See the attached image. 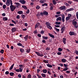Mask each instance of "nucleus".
I'll return each mask as SVG.
<instances>
[{"label": "nucleus", "instance_id": "f257e3e1", "mask_svg": "<svg viewBox=\"0 0 78 78\" xmlns=\"http://www.w3.org/2000/svg\"><path fill=\"white\" fill-rule=\"evenodd\" d=\"M10 8L12 12H13V11H14V10L16 9V7L14 6V5H10Z\"/></svg>", "mask_w": 78, "mask_h": 78}, {"label": "nucleus", "instance_id": "f03ea898", "mask_svg": "<svg viewBox=\"0 0 78 78\" xmlns=\"http://www.w3.org/2000/svg\"><path fill=\"white\" fill-rule=\"evenodd\" d=\"M58 9H59L60 10H66V6H62L58 8Z\"/></svg>", "mask_w": 78, "mask_h": 78}, {"label": "nucleus", "instance_id": "7ed1b4c3", "mask_svg": "<svg viewBox=\"0 0 78 78\" xmlns=\"http://www.w3.org/2000/svg\"><path fill=\"white\" fill-rule=\"evenodd\" d=\"M36 54L38 56H40V57H42L44 56V55L42 53H40L39 52H35Z\"/></svg>", "mask_w": 78, "mask_h": 78}, {"label": "nucleus", "instance_id": "20e7f679", "mask_svg": "<svg viewBox=\"0 0 78 78\" xmlns=\"http://www.w3.org/2000/svg\"><path fill=\"white\" fill-rule=\"evenodd\" d=\"M75 19H74L73 20L72 22V24L73 25H76V24H77V22L76 21H75Z\"/></svg>", "mask_w": 78, "mask_h": 78}, {"label": "nucleus", "instance_id": "39448f33", "mask_svg": "<svg viewBox=\"0 0 78 78\" xmlns=\"http://www.w3.org/2000/svg\"><path fill=\"white\" fill-rule=\"evenodd\" d=\"M69 34L70 36H73L74 35V36H75L76 35V33L74 32H70L69 33Z\"/></svg>", "mask_w": 78, "mask_h": 78}, {"label": "nucleus", "instance_id": "423d86ee", "mask_svg": "<svg viewBox=\"0 0 78 78\" xmlns=\"http://www.w3.org/2000/svg\"><path fill=\"white\" fill-rule=\"evenodd\" d=\"M62 22H64L65 21V16H64V15H62Z\"/></svg>", "mask_w": 78, "mask_h": 78}, {"label": "nucleus", "instance_id": "0eeeda50", "mask_svg": "<svg viewBox=\"0 0 78 78\" xmlns=\"http://www.w3.org/2000/svg\"><path fill=\"white\" fill-rule=\"evenodd\" d=\"M74 10V9L73 8H71L66 10V12H69V11H73Z\"/></svg>", "mask_w": 78, "mask_h": 78}, {"label": "nucleus", "instance_id": "6e6552de", "mask_svg": "<svg viewBox=\"0 0 78 78\" xmlns=\"http://www.w3.org/2000/svg\"><path fill=\"white\" fill-rule=\"evenodd\" d=\"M10 0H7V1L5 3L7 6H9L10 5V3L9 2Z\"/></svg>", "mask_w": 78, "mask_h": 78}, {"label": "nucleus", "instance_id": "1a4fd4ad", "mask_svg": "<svg viewBox=\"0 0 78 78\" xmlns=\"http://www.w3.org/2000/svg\"><path fill=\"white\" fill-rule=\"evenodd\" d=\"M19 2L22 4H25V3H26V1L24 0H20Z\"/></svg>", "mask_w": 78, "mask_h": 78}, {"label": "nucleus", "instance_id": "9d476101", "mask_svg": "<svg viewBox=\"0 0 78 78\" xmlns=\"http://www.w3.org/2000/svg\"><path fill=\"white\" fill-rule=\"evenodd\" d=\"M67 39H66V38H63V41L62 42L64 44H66V40Z\"/></svg>", "mask_w": 78, "mask_h": 78}, {"label": "nucleus", "instance_id": "9b49d317", "mask_svg": "<svg viewBox=\"0 0 78 78\" xmlns=\"http://www.w3.org/2000/svg\"><path fill=\"white\" fill-rule=\"evenodd\" d=\"M64 28L65 29H66V28H65V26H64L63 27H62L61 28V33L62 34L63 33V32H64Z\"/></svg>", "mask_w": 78, "mask_h": 78}, {"label": "nucleus", "instance_id": "f8f14e48", "mask_svg": "<svg viewBox=\"0 0 78 78\" xmlns=\"http://www.w3.org/2000/svg\"><path fill=\"white\" fill-rule=\"evenodd\" d=\"M28 37V35H27L25 36V37H24V39H25V41H27Z\"/></svg>", "mask_w": 78, "mask_h": 78}, {"label": "nucleus", "instance_id": "ddd939ff", "mask_svg": "<svg viewBox=\"0 0 78 78\" xmlns=\"http://www.w3.org/2000/svg\"><path fill=\"white\" fill-rule=\"evenodd\" d=\"M16 31V29L15 27H13L12 29V33H14L15 31Z\"/></svg>", "mask_w": 78, "mask_h": 78}, {"label": "nucleus", "instance_id": "4468645a", "mask_svg": "<svg viewBox=\"0 0 78 78\" xmlns=\"http://www.w3.org/2000/svg\"><path fill=\"white\" fill-rule=\"evenodd\" d=\"M62 20V19H61V17H58L56 19V21L57 22H58V20L61 21Z\"/></svg>", "mask_w": 78, "mask_h": 78}, {"label": "nucleus", "instance_id": "2eb2a0df", "mask_svg": "<svg viewBox=\"0 0 78 78\" xmlns=\"http://www.w3.org/2000/svg\"><path fill=\"white\" fill-rule=\"evenodd\" d=\"M48 34L49 36H50L51 37H52V38H55V36H54L53 35H52L50 33H49Z\"/></svg>", "mask_w": 78, "mask_h": 78}, {"label": "nucleus", "instance_id": "dca6fc26", "mask_svg": "<svg viewBox=\"0 0 78 78\" xmlns=\"http://www.w3.org/2000/svg\"><path fill=\"white\" fill-rule=\"evenodd\" d=\"M14 66V64H13V65H11V67H10V68L9 69V70H12V69H13Z\"/></svg>", "mask_w": 78, "mask_h": 78}, {"label": "nucleus", "instance_id": "f3484780", "mask_svg": "<svg viewBox=\"0 0 78 78\" xmlns=\"http://www.w3.org/2000/svg\"><path fill=\"white\" fill-rule=\"evenodd\" d=\"M61 61H62V62H63V63H65V62H66V61H67L66 60V59H65V58H63L61 60Z\"/></svg>", "mask_w": 78, "mask_h": 78}, {"label": "nucleus", "instance_id": "a211bd4d", "mask_svg": "<svg viewBox=\"0 0 78 78\" xmlns=\"http://www.w3.org/2000/svg\"><path fill=\"white\" fill-rule=\"evenodd\" d=\"M20 52L22 53H23V52H24V51H25V50H24V49L22 48L20 49Z\"/></svg>", "mask_w": 78, "mask_h": 78}, {"label": "nucleus", "instance_id": "6ab92c4d", "mask_svg": "<svg viewBox=\"0 0 78 78\" xmlns=\"http://www.w3.org/2000/svg\"><path fill=\"white\" fill-rule=\"evenodd\" d=\"M52 3L54 5H55L57 3V2L55 0H52Z\"/></svg>", "mask_w": 78, "mask_h": 78}, {"label": "nucleus", "instance_id": "aec40b11", "mask_svg": "<svg viewBox=\"0 0 78 78\" xmlns=\"http://www.w3.org/2000/svg\"><path fill=\"white\" fill-rule=\"evenodd\" d=\"M43 14L44 15H47L48 14V12H47L46 11H44L43 12Z\"/></svg>", "mask_w": 78, "mask_h": 78}, {"label": "nucleus", "instance_id": "412c9836", "mask_svg": "<svg viewBox=\"0 0 78 78\" xmlns=\"http://www.w3.org/2000/svg\"><path fill=\"white\" fill-rule=\"evenodd\" d=\"M43 62L44 63H48V60H43Z\"/></svg>", "mask_w": 78, "mask_h": 78}, {"label": "nucleus", "instance_id": "4be33fe9", "mask_svg": "<svg viewBox=\"0 0 78 78\" xmlns=\"http://www.w3.org/2000/svg\"><path fill=\"white\" fill-rule=\"evenodd\" d=\"M50 30H51L52 29V27L50 26V25L48 26H46Z\"/></svg>", "mask_w": 78, "mask_h": 78}, {"label": "nucleus", "instance_id": "5701e85b", "mask_svg": "<svg viewBox=\"0 0 78 78\" xmlns=\"http://www.w3.org/2000/svg\"><path fill=\"white\" fill-rule=\"evenodd\" d=\"M18 14H23V11H19L18 12Z\"/></svg>", "mask_w": 78, "mask_h": 78}, {"label": "nucleus", "instance_id": "b1692460", "mask_svg": "<svg viewBox=\"0 0 78 78\" xmlns=\"http://www.w3.org/2000/svg\"><path fill=\"white\" fill-rule=\"evenodd\" d=\"M8 20V18L7 17H4L3 18V20L4 21H6Z\"/></svg>", "mask_w": 78, "mask_h": 78}, {"label": "nucleus", "instance_id": "393cba45", "mask_svg": "<svg viewBox=\"0 0 78 78\" xmlns=\"http://www.w3.org/2000/svg\"><path fill=\"white\" fill-rule=\"evenodd\" d=\"M63 49L62 48H59L58 49V51H62Z\"/></svg>", "mask_w": 78, "mask_h": 78}, {"label": "nucleus", "instance_id": "a878e982", "mask_svg": "<svg viewBox=\"0 0 78 78\" xmlns=\"http://www.w3.org/2000/svg\"><path fill=\"white\" fill-rule=\"evenodd\" d=\"M43 72L44 73H46L47 72V70L46 69H43Z\"/></svg>", "mask_w": 78, "mask_h": 78}, {"label": "nucleus", "instance_id": "bb28decb", "mask_svg": "<svg viewBox=\"0 0 78 78\" xmlns=\"http://www.w3.org/2000/svg\"><path fill=\"white\" fill-rule=\"evenodd\" d=\"M47 66H48V67H50V68H51V67H52V66H51V65L50 64H48L47 65Z\"/></svg>", "mask_w": 78, "mask_h": 78}, {"label": "nucleus", "instance_id": "cd10ccee", "mask_svg": "<svg viewBox=\"0 0 78 78\" xmlns=\"http://www.w3.org/2000/svg\"><path fill=\"white\" fill-rule=\"evenodd\" d=\"M9 74L10 76H14V73L13 72H11L9 73Z\"/></svg>", "mask_w": 78, "mask_h": 78}, {"label": "nucleus", "instance_id": "c85d7f7f", "mask_svg": "<svg viewBox=\"0 0 78 78\" xmlns=\"http://www.w3.org/2000/svg\"><path fill=\"white\" fill-rule=\"evenodd\" d=\"M22 7L25 9H28V8L25 5H22Z\"/></svg>", "mask_w": 78, "mask_h": 78}, {"label": "nucleus", "instance_id": "c756f323", "mask_svg": "<svg viewBox=\"0 0 78 78\" xmlns=\"http://www.w3.org/2000/svg\"><path fill=\"white\" fill-rule=\"evenodd\" d=\"M70 18H69V17H68V16L66 18V22H67V21H68L69 20H70Z\"/></svg>", "mask_w": 78, "mask_h": 78}, {"label": "nucleus", "instance_id": "7c9ffc66", "mask_svg": "<svg viewBox=\"0 0 78 78\" xmlns=\"http://www.w3.org/2000/svg\"><path fill=\"white\" fill-rule=\"evenodd\" d=\"M45 24L47 25L46 26H49L50 25V23L49 22H46L45 23Z\"/></svg>", "mask_w": 78, "mask_h": 78}, {"label": "nucleus", "instance_id": "2f4dec72", "mask_svg": "<svg viewBox=\"0 0 78 78\" xmlns=\"http://www.w3.org/2000/svg\"><path fill=\"white\" fill-rule=\"evenodd\" d=\"M45 0H41V1H40V2L41 3L43 4L45 3Z\"/></svg>", "mask_w": 78, "mask_h": 78}, {"label": "nucleus", "instance_id": "473e14b6", "mask_svg": "<svg viewBox=\"0 0 78 78\" xmlns=\"http://www.w3.org/2000/svg\"><path fill=\"white\" fill-rule=\"evenodd\" d=\"M42 37H43V39H48V37H45V36H43Z\"/></svg>", "mask_w": 78, "mask_h": 78}, {"label": "nucleus", "instance_id": "72a5a7b5", "mask_svg": "<svg viewBox=\"0 0 78 78\" xmlns=\"http://www.w3.org/2000/svg\"><path fill=\"white\" fill-rule=\"evenodd\" d=\"M41 75L42 76V77L43 78H45V74H44V73H41Z\"/></svg>", "mask_w": 78, "mask_h": 78}, {"label": "nucleus", "instance_id": "f704fd0d", "mask_svg": "<svg viewBox=\"0 0 78 78\" xmlns=\"http://www.w3.org/2000/svg\"><path fill=\"white\" fill-rule=\"evenodd\" d=\"M56 25H60L61 24V22H55Z\"/></svg>", "mask_w": 78, "mask_h": 78}, {"label": "nucleus", "instance_id": "c9c22d12", "mask_svg": "<svg viewBox=\"0 0 78 78\" xmlns=\"http://www.w3.org/2000/svg\"><path fill=\"white\" fill-rule=\"evenodd\" d=\"M68 3H69V4H70V5H71V4L72 3V1H67Z\"/></svg>", "mask_w": 78, "mask_h": 78}, {"label": "nucleus", "instance_id": "e433bc0d", "mask_svg": "<svg viewBox=\"0 0 78 78\" xmlns=\"http://www.w3.org/2000/svg\"><path fill=\"white\" fill-rule=\"evenodd\" d=\"M42 6H48V5H47V4L46 3H45L43 4L42 5Z\"/></svg>", "mask_w": 78, "mask_h": 78}, {"label": "nucleus", "instance_id": "4c0bfd02", "mask_svg": "<svg viewBox=\"0 0 78 78\" xmlns=\"http://www.w3.org/2000/svg\"><path fill=\"white\" fill-rule=\"evenodd\" d=\"M27 78H31V74H29L27 76Z\"/></svg>", "mask_w": 78, "mask_h": 78}, {"label": "nucleus", "instance_id": "58836bf2", "mask_svg": "<svg viewBox=\"0 0 78 78\" xmlns=\"http://www.w3.org/2000/svg\"><path fill=\"white\" fill-rule=\"evenodd\" d=\"M68 69H69L68 68V67H66L65 69H64L63 70V71H66Z\"/></svg>", "mask_w": 78, "mask_h": 78}, {"label": "nucleus", "instance_id": "ea45409f", "mask_svg": "<svg viewBox=\"0 0 78 78\" xmlns=\"http://www.w3.org/2000/svg\"><path fill=\"white\" fill-rule=\"evenodd\" d=\"M12 23H14V24H15V25H16V24L17 23H16V21H14V20H12Z\"/></svg>", "mask_w": 78, "mask_h": 78}, {"label": "nucleus", "instance_id": "a19ab883", "mask_svg": "<svg viewBox=\"0 0 78 78\" xmlns=\"http://www.w3.org/2000/svg\"><path fill=\"white\" fill-rule=\"evenodd\" d=\"M65 5L66 6H67L68 7H69V6H70L69 4L68 3H65Z\"/></svg>", "mask_w": 78, "mask_h": 78}, {"label": "nucleus", "instance_id": "79ce46f5", "mask_svg": "<svg viewBox=\"0 0 78 78\" xmlns=\"http://www.w3.org/2000/svg\"><path fill=\"white\" fill-rule=\"evenodd\" d=\"M36 16H37V17H40V16H41V14H40V13L38 12Z\"/></svg>", "mask_w": 78, "mask_h": 78}, {"label": "nucleus", "instance_id": "37998d69", "mask_svg": "<svg viewBox=\"0 0 78 78\" xmlns=\"http://www.w3.org/2000/svg\"><path fill=\"white\" fill-rule=\"evenodd\" d=\"M0 53H2V54H3V53H4V50L3 49L1 50L0 51Z\"/></svg>", "mask_w": 78, "mask_h": 78}, {"label": "nucleus", "instance_id": "c03bdc74", "mask_svg": "<svg viewBox=\"0 0 78 78\" xmlns=\"http://www.w3.org/2000/svg\"><path fill=\"white\" fill-rule=\"evenodd\" d=\"M55 30H56V31H58V32H59V29H57L56 28H55Z\"/></svg>", "mask_w": 78, "mask_h": 78}, {"label": "nucleus", "instance_id": "a18cd8bd", "mask_svg": "<svg viewBox=\"0 0 78 78\" xmlns=\"http://www.w3.org/2000/svg\"><path fill=\"white\" fill-rule=\"evenodd\" d=\"M17 45H18V46H22V44L20 43H17Z\"/></svg>", "mask_w": 78, "mask_h": 78}, {"label": "nucleus", "instance_id": "49530a36", "mask_svg": "<svg viewBox=\"0 0 78 78\" xmlns=\"http://www.w3.org/2000/svg\"><path fill=\"white\" fill-rule=\"evenodd\" d=\"M2 7L3 9H5L6 8V5H4L2 6Z\"/></svg>", "mask_w": 78, "mask_h": 78}, {"label": "nucleus", "instance_id": "de8ad7c7", "mask_svg": "<svg viewBox=\"0 0 78 78\" xmlns=\"http://www.w3.org/2000/svg\"><path fill=\"white\" fill-rule=\"evenodd\" d=\"M21 16L22 17L23 19H24V18L25 17V15H22Z\"/></svg>", "mask_w": 78, "mask_h": 78}, {"label": "nucleus", "instance_id": "09e8293b", "mask_svg": "<svg viewBox=\"0 0 78 78\" xmlns=\"http://www.w3.org/2000/svg\"><path fill=\"white\" fill-rule=\"evenodd\" d=\"M19 69H20L19 71L20 72H22V70H23V69H22V68H20Z\"/></svg>", "mask_w": 78, "mask_h": 78}, {"label": "nucleus", "instance_id": "8fccbe9b", "mask_svg": "<svg viewBox=\"0 0 78 78\" xmlns=\"http://www.w3.org/2000/svg\"><path fill=\"white\" fill-rule=\"evenodd\" d=\"M64 66L65 67H68V65L67 64H64Z\"/></svg>", "mask_w": 78, "mask_h": 78}, {"label": "nucleus", "instance_id": "3c124183", "mask_svg": "<svg viewBox=\"0 0 78 78\" xmlns=\"http://www.w3.org/2000/svg\"><path fill=\"white\" fill-rule=\"evenodd\" d=\"M10 2L11 6H13V5H12V0H10Z\"/></svg>", "mask_w": 78, "mask_h": 78}, {"label": "nucleus", "instance_id": "603ef678", "mask_svg": "<svg viewBox=\"0 0 78 78\" xmlns=\"http://www.w3.org/2000/svg\"><path fill=\"white\" fill-rule=\"evenodd\" d=\"M15 4L16 5H20V4L19 2H15Z\"/></svg>", "mask_w": 78, "mask_h": 78}, {"label": "nucleus", "instance_id": "864d4df0", "mask_svg": "<svg viewBox=\"0 0 78 78\" xmlns=\"http://www.w3.org/2000/svg\"><path fill=\"white\" fill-rule=\"evenodd\" d=\"M29 13H30V10H29V9H27V11L26 12V13L27 14H29Z\"/></svg>", "mask_w": 78, "mask_h": 78}, {"label": "nucleus", "instance_id": "5fc2aeb1", "mask_svg": "<svg viewBox=\"0 0 78 78\" xmlns=\"http://www.w3.org/2000/svg\"><path fill=\"white\" fill-rule=\"evenodd\" d=\"M68 17H69V18H70V17H71L72 16V15L71 14H68Z\"/></svg>", "mask_w": 78, "mask_h": 78}, {"label": "nucleus", "instance_id": "6e6d98bb", "mask_svg": "<svg viewBox=\"0 0 78 78\" xmlns=\"http://www.w3.org/2000/svg\"><path fill=\"white\" fill-rule=\"evenodd\" d=\"M31 51V49H27V52L28 53H30V51Z\"/></svg>", "mask_w": 78, "mask_h": 78}, {"label": "nucleus", "instance_id": "4d7b16f0", "mask_svg": "<svg viewBox=\"0 0 78 78\" xmlns=\"http://www.w3.org/2000/svg\"><path fill=\"white\" fill-rule=\"evenodd\" d=\"M39 8H40V7L38 5L36 7V9H39Z\"/></svg>", "mask_w": 78, "mask_h": 78}, {"label": "nucleus", "instance_id": "13d9d810", "mask_svg": "<svg viewBox=\"0 0 78 78\" xmlns=\"http://www.w3.org/2000/svg\"><path fill=\"white\" fill-rule=\"evenodd\" d=\"M76 16L77 19L78 20V12H76Z\"/></svg>", "mask_w": 78, "mask_h": 78}, {"label": "nucleus", "instance_id": "bf43d9fd", "mask_svg": "<svg viewBox=\"0 0 78 78\" xmlns=\"http://www.w3.org/2000/svg\"><path fill=\"white\" fill-rule=\"evenodd\" d=\"M61 54L62 53L61 52H57V55H61Z\"/></svg>", "mask_w": 78, "mask_h": 78}, {"label": "nucleus", "instance_id": "052dcab7", "mask_svg": "<svg viewBox=\"0 0 78 78\" xmlns=\"http://www.w3.org/2000/svg\"><path fill=\"white\" fill-rule=\"evenodd\" d=\"M16 18L17 19H20V16L18 15L17 16Z\"/></svg>", "mask_w": 78, "mask_h": 78}, {"label": "nucleus", "instance_id": "680f3d73", "mask_svg": "<svg viewBox=\"0 0 78 78\" xmlns=\"http://www.w3.org/2000/svg\"><path fill=\"white\" fill-rule=\"evenodd\" d=\"M55 27H56L57 28H59V27H60V25H55Z\"/></svg>", "mask_w": 78, "mask_h": 78}, {"label": "nucleus", "instance_id": "e2e57ef3", "mask_svg": "<svg viewBox=\"0 0 78 78\" xmlns=\"http://www.w3.org/2000/svg\"><path fill=\"white\" fill-rule=\"evenodd\" d=\"M5 74H6V75H8L9 74V71H6L5 73Z\"/></svg>", "mask_w": 78, "mask_h": 78}, {"label": "nucleus", "instance_id": "0e129e2a", "mask_svg": "<svg viewBox=\"0 0 78 78\" xmlns=\"http://www.w3.org/2000/svg\"><path fill=\"white\" fill-rule=\"evenodd\" d=\"M18 77L19 78H20L21 77H22V76H21V74H19L18 76Z\"/></svg>", "mask_w": 78, "mask_h": 78}, {"label": "nucleus", "instance_id": "69168bd1", "mask_svg": "<svg viewBox=\"0 0 78 78\" xmlns=\"http://www.w3.org/2000/svg\"><path fill=\"white\" fill-rule=\"evenodd\" d=\"M10 26H11V27H14V24H9Z\"/></svg>", "mask_w": 78, "mask_h": 78}, {"label": "nucleus", "instance_id": "338daca9", "mask_svg": "<svg viewBox=\"0 0 78 78\" xmlns=\"http://www.w3.org/2000/svg\"><path fill=\"white\" fill-rule=\"evenodd\" d=\"M34 34H36V33H37V30H36L35 31H34Z\"/></svg>", "mask_w": 78, "mask_h": 78}, {"label": "nucleus", "instance_id": "774afa93", "mask_svg": "<svg viewBox=\"0 0 78 78\" xmlns=\"http://www.w3.org/2000/svg\"><path fill=\"white\" fill-rule=\"evenodd\" d=\"M42 42L43 43H45L46 42V41H45V40H42Z\"/></svg>", "mask_w": 78, "mask_h": 78}]
</instances>
